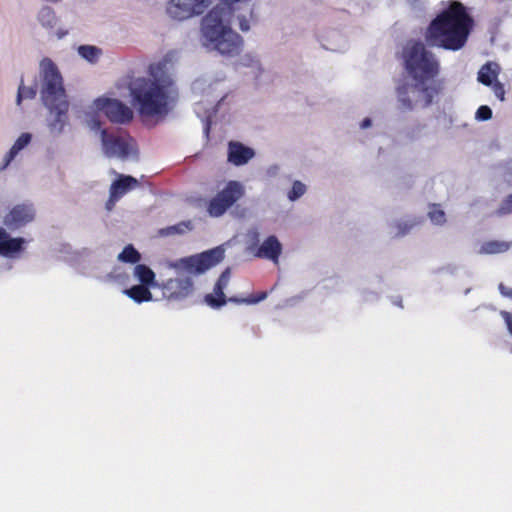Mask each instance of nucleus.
Listing matches in <instances>:
<instances>
[{"mask_svg":"<svg viewBox=\"0 0 512 512\" xmlns=\"http://www.w3.org/2000/svg\"><path fill=\"white\" fill-rule=\"evenodd\" d=\"M100 138L104 154L109 158H119L126 160L130 153V145L120 137L108 134L106 130L100 131Z\"/></svg>","mask_w":512,"mask_h":512,"instance_id":"nucleus-13","label":"nucleus"},{"mask_svg":"<svg viewBox=\"0 0 512 512\" xmlns=\"http://www.w3.org/2000/svg\"><path fill=\"white\" fill-rule=\"evenodd\" d=\"M403 59L407 72L416 84L398 88V99L402 107L411 109L416 104L429 105L439 92V85L434 81L439 72L437 59L422 42L417 41L406 43Z\"/></svg>","mask_w":512,"mask_h":512,"instance_id":"nucleus-2","label":"nucleus"},{"mask_svg":"<svg viewBox=\"0 0 512 512\" xmlns=\"http://www.w3.org/2000/svg\"><path fill=\"white\" fill-rule=\"evenodd\" d=\"M282 250L283 247L278 238L275 235H270L257 247L254 255L278 264Z\"/></svg>","mask_w":512,"mask_h":512,"instance_id":"nucleus-15","label":"nucleus"},{"mask_svg":"<svg viewBox=\"0 0 512 512\" xmlns=\"http://www.w3.org/2000/svg\"><path fill=\"white\" fill-rule=\"evenodd\" d=\"M501 67L498 63L489 61L485 63L478 71L477 80L479 83L490 87L494 95L500 100H505V89L498 80Z\"/></svg>","mask_w":512,"mask_h":512,"instance_id":"nucleus-11","label":"nucleus"},{"mask_svg":"<svg viewBox=\"0 0 512 512\" xmlns=\"http://www.w3.org/2000/svg\"><path fill=\"white\" fill-rule=\"evenodd\" d=\"M137 180L132 176L120 175L119 179L111 184L110 198L106 204L107 209L111 210L115 202L118 201L129 190L137 186Z\"/></svg>","mask_w":512,"mask_h":512,"instance_id":"nucleus-16","label":"nucleus"},{"mask_svg":"<svg viewBox=\"0 0 512 512\" xmlns=\"http://www.w3.org/2000/svg\"><path fill=\"white\" fill-rule=\"evenodd\" d=\"M322 46L327 49V50H331V51H338V50H341V49H344L345 48V44L340 46V47H335V46H329V45H325V44H322Z\"/></svg>","mask_w":512,"mask_h":512,"instance_id":"nucleus-43","label":"nucleus"},{"mask_svg":"<svg viewBox=\"0 0 512 512\" xmlns=\"http://www.w3.org/2000/svg\"><path fill=\"white\" fill-rule=\"evenodd\" d=\"M225 96H215L207 100V107L203 101L196 104L195 111L199 117L205 118V132L208 133L211 117L216 113L217 106L224 100Z\"/></svg>","mask_w":512,"mask_h":512,"instance_id":"nucleus-20","label":"nucleus"},{"mask_svg":"<svg viewBox=\"0 0 512 512\" xmlns=\"http://www.w3.org/2000/svg\"><path fill=\"white\" fill-rule=\"evenodd\" d=\"M266 297H267V293L266 292H262L257 298L241 299V300L236 299V298H231L230 301H233V302H236V303L256 304V303L264 300Z\"/></svg>","mask_w":512,"mask_h":512,"instance_id":"nucleus-35","label":"nucleus"},{"mask_svg":"<svg viewBox=\"0 0 512 512\" xmlns=\"http://www.w3.org/2000/svg\"><path fill=\"white\" fill-rule=\"evenodd\" d=\"M472 22L465 7L459 2H452L431 22L426 35L427 42L447 50H459L467 41Z\"/></svg>","mask_w":512,"mask_h":512,"instance_id":"nucleus-4","label":"nucleus"},{"mask_svg":"<svg viewBox=\"0 0 512 512\" xmlns=\"http://www.w3.org/2000/svg\"><path fill=\"white\" fill-rule=\"evenodd\" d=\"M259 231L257 228H251L246 233L247 249L251 252H255L259 242Z\"/></svg>","mask_w":512,"mask_h":512,"instance_id":"nucleus-31","label":"nucleus"},{"mask_svg":"<svg viewBox=\"0 0 512 512\" xmlns=\"http://www.w3.org/2000/svg\"><path fill=\"white\" fill-rule=\"evenodd\" d=\"M499 290L503 296L512 298V289L511 288H507L503 284H500Z\"/></svg>","mask_w":512,"mask_h":512,"instance_id":"nucleus-39","label":"nucleus"},{"mask_svg":"<svg viewBox=\"0 0 512 512\" xmlns=\"http://www.w3.org/2000/svg\"><path fill=\"white\" fill-rule=\"evenodd\" d=\"M501 316L503 317V319L507 325V328H508L510 334L512 335V316H511V314L509 312L502 311Z\"/></svg>","mask_w":512,"mask_h":512,"instance_id":"nucleus-38","label":"nucleus"},{"mask_svg":"<svg viewBox=\"0 0 512 512\" xmlns=\"http://www.w3.org/2000/svg\"><path fill=\"white\" fill-rule=\"evenodd\" d=\"M414 226V223L410 221H399L396 223L395 228L397 231L394 233L395 235H404L407 233L412 227Z\"/></svg>","mask_w":512,"mask_h":512,"instance_id":"nucleus-33","label":"nucleus"},{"mask_svg":"<svg viewBox=\"0 0 512 512\" xmlns=\"http://www.w3.org/2000/svg\"><path fill=\"white\" fill-rule=\"evenodd\" d=\"M86 124L91 130H100V121L94 116L87 114L86 115Z\"/></svg>","mask_w":512,"mask_h":512,"instance_id":"nucleus-36","label":"nucleus"},{"mask_svg":"<svg viewBox=\"0 0 512 512\" xmlns=\"http://www.w3.org/2000/svg\"><path fill=\"white\" fill-rule=\"evenodd\" d=\"M25 243L24 238H11L6 230L0 227V256L12 257L22 250Z\"/></svg>","mask_w":512,"mask_h":512,"instance_id":"nucleus-19","label":"nucleus"},{"mask_svg":"<svg viewBox=\"0 0 512 512\" xmlns=\"http://www.w3.org/2000/svg\"><path fill=\"white\" fill-rule=\"evenodd\" d=\"M224 254V245H220L203 253L169 262L167 266L174 270L176 276L160 284L163 297L173 302L190 297L194 292L193 277L220 263Z\"/></svg>","mask_w":512,"mask_h":512,"instance_id":"nucleus-3","label":"nucleus"},{"mask_svg":"<svg viewBox=\"0 0 512 512\" xmlns=\"http://www.w3.org/2000/svg\"><path fill=\"white\" fill-rule=\"evenodd\" d=\"M492 117V110L488 106H480L476 112V118L479 120H489Z\"/></svg>","mask_w":512,"mask_h":512,"instance_id":"nucleus-34","label":"nucleus"},{"mask_svg":"<svg viewBox=\"0 0 512 512\" xmlns=\"http://www.w3.org/2000/svg\"><path fill=\"white\" fill-rule=\"evenodd\" d=\"M92 109L103 112L113 123L126 124L133 119V111L118 99L98 98L93 102Z\"/></svg>","mask_w":512,"mask_h":512,"instance_id":"nucleus-9","label":"nucleus"},{"mask_svg":"<svg viewBox=\"0 0 512 512\" xmlns=\"http://www.w3.org/2000/svg\"><path fill=\"white\" fill-rule=\"evenodd\" d=\"M253 149L238 142H230L228 147V161L236 166L249 162L254 157Z\"/></svg>","mask_w":512,"mask_h":512,"instance_id":"nucleus-18","label":"nucleus"},{"mask_svg":"<svg viewBox=\"0 0 512 512\" xmlns=\"http://www.w3.org/2000/svg\"><path fill=\"white\" fill-rule=\"evenodd\" d=\"M428 216L432 223L442 225L446 222L445 212L437 205H433L428 212Z\"/></svg>","mask_w":512,"mask_h":512,"instance_id":"nucleus-30","label":"nucleus"},{"mask_svg":"<svg viewBox=\"0 0 512 512\" xmlns=\"http://www.w3.org/2000/svg\"><path fill=\"white\" fill-rule=\"evenodd\" d=\"M139 252L130 244L117 256L118 261L125 263H137L140 260Z\"/></svg>","mask_w":512,"mask_h":512,"instance_id":"nucleus-27","label":"nucleus"},{"mask_svg":"<svg viewBox=\"0 0 512 512\" xmlns=\"http://www.w3.org/2000/svg\"><path fill=\"white\" fill-rule=\"evenodd\" d=\"M32 138L33 136L29 132H23L18 136L9 150L3 155L0 161V172L7 170L19 154L31 144Z\"/></svg>","mask_w":512,"mask_h":512,"instance_id":"nucleus-14","label":"nucleus"},{"mask_svg":"<svg viewBox=\"0 0 512 512\" xmlns=\"http://www.w3.org/2000/svg\"><path fill=\"white\" fill-rule=\"evenodd\" d=\"M239 65L242 67L250 68L255 76L263 73L264 69L259 57L253 52H247L239 58Z\"/></svg>","mask_w":512,"mask_h":512,"instance_id":"nucleus-24","label":"nucleus"},{"mask_svg":"<svg viewBox=\"0 0 512 512\" xmlns=\"http://www.w3.org/2000/svg\"><path fill=\"white\" fill-rule=\"evenodd\" d=\"M130 299L136 303L148 302L152 300V294L146 285H135L130 289L123 291Z\"/></svg>","mask_w":512,"mask_h":512,"instance_id":"nucleus-23","label":"nucleus"},{"mask_svg":"<svg viewBox=\"0 0 512 512\" xmlns=\"http://www.w3.org/2000/svg\"><path fill=\"white\" fill-rule=\"evenodd\" d=\"M172 56L168 53L149 66L147 77H138L129 83L131 104L142 117L167 115L177 97Z\"/></svg>","mask_w":512,"mask_h":512,"instance_id":"nucleus-1","label":"nucleus"},{"mask_svg":"<svg viewBox=\"0 0 512 512\" xmlns=\"http://www.w3.org/2000/svg\"><path fill=\"white\" fill-rule=\"evenodd\" d=\"M279 171V167L274 165V166H271L267 169V174L270 176V177H274L277 175Z\"/></svg>","mask_w":512,"mask_h":512,"instance_id":"nucleus-41","label":"nucleus"},{"mask_svg":"<svg viewBox=\"0 0 512 512\" xmlns=\"http://www.w3.org/2000/svg\"><path fill=\"white\" fill-rule=\"evenodd\" d=\"M79 55L90 63H96L102 54V50L92 45H81L78 48Z\"/></svg>","mask_w":512,"mask_h":512,"instance_id":"nucleus-26","label":"nucleus"},{"mask_svg":"<svg viewBox=\"0 0 512 512\" xmlns=\"http://www.w3.org/2000/svg\"><path fill=\"white\" fill-rule=\"evenodd\" d=\"M500 212L503 214L512 213V195H510L501 205Z\"/></svg>","mask_w":512,"mask_h":512,"instance_id":"nucleus-37","label":"nucleus"},{"mask_svg":"<svg viewBox=\"0 0 512 512\" xmlns=\"http://www.w3.org/2000/svg\"><path fill=\"white\" fill-rule=\"evenodd\" d=\"M47 110V127L51 135L59 136L69 124V101H60L50 104H43Z\"/></svg>","mask_w":512,"mask_h":512,"instance_id":"nucleus-10","label":"nucleus"},{"mask_svg":"<svg viewBox=\"0 0 512 512\" xmlns=\"http://www.w3.org/2000/svg\"><path fill=\"white\" fill-rule=\"evenodd\" d=\"M135 278L139 282H141L143 285H146L148 287H159L160 284H158L155 281V273L146 265L138 264L134 267L133 272Z\"/></svg>","mask_w":512,"mask_h":512,"instance_id":"nucleus-22","label":"nucleus"},{"mask_svg":"<svg viewBox=\"0 0 512 512\" xmlns=\"http://www.w3.org/2000/svg\"><path fill=\"white\" fill-rule=\"evenodd\" d=\"M244 195V186L238 181H229L210 201L208 212L213 217L221 216Z\"/></svg>","mask_w":512,"mask_h":512,"instance_id":"nucleus-8","label":"nucleus"},{"mask_svg":"<svg viewBox=\"0 0 512 512\" xmlns=\"http://www.w3.org/2000/svg\"><path fill=\"white\" fill-rule=\"evenodd\" d=\"M204 85H205V81L197 80L193 83V89H194V91L202 90L204 88Z\"/></svg>","mask_w":512,"mask_h":512,"instance_id":"nucleus-40","label":"nucleus"},{"mask_svg":"<svg viewBox=\"0 0 512 512\" xmlns=\"http://www.w3.org/2000/svg\"><path fill=\"white\" fill-rule=\"evenodd\" d=\"M35 217V208L31 203H21L13 206L4 216L3 223L9 229H19L32 222Z\"/></svg>","mask_w":512,"mask_h":512,"instance_id":"nucleus-12","label":"nucleus"},{"mask_svg":"<svg viewBox=\"0 0 512 512\" xmlns=\"http://www.w3.org/2000/svg\"><path fill=\"white\" fill-rule=\"evenodd\" d=\"M38 23L45 30L52 31L58 23L56 12L50 6H42L36 15Z\"/></svg>","mask_w":512,"mask_h":512,"instance_id":"nucleus-21","label":"nucleus"},{"mask_svg":"<svg viewBox=\"0 0 512 512\" xmlns=\"http://www.w3.org/2000/svg\"><path fill=\"white\" fill-rule=\"evenodd\" d=\"M230 278V270L226 269L219 277L212 294L205 297V302L212 308H219L226 303L223 290L228 285Z\"/></svg>","mask_w":512,"mask_h":512,"instance_id":"nucleus-17","label":"nucleus"},{"mask_svg":"<svg viewBox=\"0 0 512 512\" xmlns=\"http://www.w3.org/2000/svg\"><path fill=\"white\" fill-rule=\"evenodd\" d=\"M190 229V222H181L177 225L169 226L164 229L160 230V235L162 236H169L173 234H181L184 233L186 230Z\"/></svg>","mask_w":512,"mask_h":512,"instance_id":"nucleus-29","label":"nucleus"},{"mask_svg":"<svg viewBox=\"0 0 512 512\" xmlns=\"http://www.w3.org/2000/svg\"><path fill=\"white\" fill-rule=\"evenodd\" d=\"M211 5L212 0H169L166 11L172 19L184 21L202 15Z\"/></svg>","mask_w":512,"mask_h":512,"instance_id":"nucleus-7","label":"nucleus"},{"mask_svg":"<svg viewBox=\"0 0 512 512\" xmlns=\"http://www.w3.org/2000/svg\"><path fill=\"white\" fill-rule=\"evenodd\" d=\"M40 97L43 104L66 101L67 95L63 85L62 76L55 65L49 59L44 58L40 62Z\"/></svg>","mask_w":512,"mask_h":512,"instance_id":"nucleus-5","label":"nucleus"},{"mask_svg":"<svg viewBox=\"0 0 512 512\" xmlns=\"http://www.w3.org/2000/svg\"><path fill=\"white\" fill-rule=\"evenodd\" d=\"M35 95L36 90L33 87H25L20 85L18 88L16 103L17 105H20L23 99H33Z\"/></svg>","mask_w":512,"mask_h":512,"instance_id":"nucleus-32","label":"nucleus"},{"mask_svg":"<svg viewBox=\"0 0 512 512\" xmlns=\"http://www.w3.org/2000/svg\"><path fill=\"white\" fill-rule=\"evenodd\" d=\"M243 44V37L230 27L212 39L203 42L202 45L222 56L234 57L241 52Z\"/></svg>","mask_w":512,"mask_h":512,"instance_id":"nucleus-6","label":"nucleus"},{"mask_svg":"<svg viewBox=\"0 0 512 512\" xmlns=\"http://www.w3.org/2000/svg\"><path fill=\"white\" fill-rule=\"evenodd\" d=\"M212 90L211 86L209 87V91L207 92V95H210V91Z\"/></svg>","mask_w":512,"mask_h":512,"instance_id":"nucleus-45","label":"nucleus"},{"mask_svg":"<svg viewBox=\"0 0 512 512\" xmlns=\"http://www.w3.org/2000/svg\"><path fill=\"white\" fill-rule=\"evenodd\" d=\"M307 192V186L303 182L296 180L293 182L291 189L287 192V198L291 202L300 199Z\"/></svg>","mask_w":512,"mask_h":512,"instance_id":"nucleus-28","label":"nucleus"},{"mask_svg":"<svg viewBox=\"0 0 512 512\" xmlns=\"http://www.w3.org/2000/svg\"><path fill=\"white\" fill-rule=\"evenodd\" d=\"M511 247L510 242L505 241H487L483 243L478 251L479 254H486V255H492V254H499L504 253L508 251Z\"/></svg>","mask_w":512,"mask_h":512,"instance_id":"nucleus-25","label":"nucleus"},{"mask_svg":"<svg viewBox=\"0 0 512 512\" xmlns=\"http://www.w3.org/2000/svg\"><path fill=\"white\" fill-rule=\"evenodd\" d=\"M68 34V31L66 29H63V28H58L55 32V35L58 39H62L63 37H65L66 35Z\"/></svg>","mask_w":512,"mask_h":512,"instance_id":"nucleus-42","label":"nucleus"},{"mask_svg":"<svg viewBox=\"0 0 512 512\" xmlns=\"http://www.w3.org/2000/svg\"><path fill=\"white\" fill-rule=\"evenodd\" d=\"M360 126H361V128H362V129H367V128H369V127L371 126V119H369V118H365V119L362 121V123H361V125H360Z\"/></svg>","mask_w":512,"mask_h":512,"instance_id":"nucleus-44","label":"nucleus"}]
</instances>
